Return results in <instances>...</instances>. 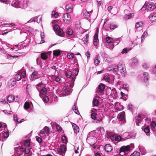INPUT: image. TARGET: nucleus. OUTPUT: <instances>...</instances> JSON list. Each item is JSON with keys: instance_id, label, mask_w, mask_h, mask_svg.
Returning a JSON list of instances; mask_svg holds the SVG:
<instances>
[{"instance_id": "1", "label": "nucleus", "mask_w": 156, "mask_h": 156, "mask_svg": "<svg viewBox=\"0 0 156 156\" xmlns=\"http://www.w3.org/2000/svg\"><path fill=\"white\" fill-rule=\"evenodd\" d=\"M79 72V69L78 68L75 69L73 70L71 81H69L65 84L64 90L61 92L62 96L68 95L72 92V88L74 86L76 76L78 75Z\"/></svg>"}, {"instance_id": "2", "label": "nucleus", "mask_w": 156, "mask_h": 156, "mask_svg": "<svg viewBox=\"0 0 156 156\" xmlns=\"http://www.w3.org/2000/svg\"><path fill=\"white\" fill-rule=\"evenodd\" d=\"M26 76V72L21 69L15 75L14 78L16 81H19L21 79L22 77L24 78Z\"/></svg>"}, {"instance_id": "3", "label": "nucleus", "mask_w": 156, "mask_h": 156, "mask_svg": "<svg viewBox=\"0 0 156 156\" xmlns=\"http://www.w3.org/2000/svg\"><path fill=\"white\" fill-rule=\"evenodd\" d=\"M130 146L133 147H134V144H131L130 145H128L126 146H122L119 150V153L120 154L123 153V154H120L121 155H123L125 154V152L129 151L130 150Z\"/></svg>"}, {"instance_id": "4", "label": "nucleus", "mask_w": 156, "mask_h": 156, "mask_svg": "<svg viewBox=\"0 0 156 156\" xmlns=\"http://www.w3.org/2000/svg\"><path fill=\"white\" fill-rule=\"evenodd\" d=\"M154 8H155L154 3L151 2H149L146 3L141 9V10L143 11L146 9L148 10H152Z\"/></svg>"}, {"instance_id": "5", "label": "nucleus", "mask_w": 156, "mask_h": 156, "mask_svg": "<svg viewBox=\"0 0 156 156\" xmlns=\"http://www.w3.org/2000/svg\"><path fill=\"white\" fill-rule=\"evenodd\" d=\"M105 88V84L100 83L97 89L96 92L97 95H101L104 94V90Z\"/></svg>"}, {"instance_id": "6", "label": "nucleus", "mask_w": 156, "mask_h": 156, "mask_svg": "<svg viewBox=\"0 0 156 156\" xmlns=\"http://www.w3.org/2000/svg\"><path fill=\"white\" fill-rule=\"evenodd\" d=\"M91 133H89L87 138V142L90 146H94L96 143V138L95 137L90 136Z\"/></svg>"}, {"instance_id": "7", "label": "nucleus", "mask_w": 156, "mask_h": 156, "mask_svg": "<svg viewBox=\"0 0 156 156\" xmlns=\"http://www.w3.org/2000/svg\"><path fill=\"white\" fill-rule=\"evenodd\" d=\"M66 149V147L65 145L62 144L59 148L57 149L56 152L58 154L63 156L65 155Z\"/></svg>"}, {"instance_id": "8", "label": "nucleus", "mask_w": 156, "mask_h": 156, "mask_svg": "<svg viewBox=\"0 0 156 156\" xmlns=\"http://www.w3.org/2000/svg\"><path fill=\"white\" fill-rule=\"evenodd\" d=\"M28 5L27 0H19L18 8L25 9Z\"/></svg>"}, {"instance_id": "9", "label": "nucleus", "mask_w": 156, "mask_h": 156, "mask_svg": "<svg viewBox=\"0 0 156 156\" xmlns=\"http://www.w3.org/2000/svg\"><path fill=\"white\" fill-rule=\"evenodd\" d=\"M62 18L63 21L66 23H68L71 20L70 15L67 13L63 14Z\"/></svg>"}, {"instance_id": "10", "label": "nucleus", "mask_w": 156, "mask_h": 156, "mask_svg": "<svg viewBox=\"0 0 156 156\" xmlns=\"http://www.w3.org/2000/svg\"><path fill=\"white\" fill-rule=\"evenodd\" d=\"M40 74H38V72L36 71H34L31 75L30 80L33 81L34 80L39 78Z\"/></svg>"}, {"instance_id": "11", "label": "nucleus", "mask_w": 156, "mask_h": 156, "mask_svg": "<svg viewBox=\"0 0 156 156\" xmlns=\"http://www.w3.org/2000/svg\"><path fill=\"white\" fill-rule=\"evenodd\" d=\"M98 32L97 30L94 34V37L93 44L94 45L96 46L98 45Z\"/></svg>"}, {"instance_id": "12", "label": "nucleus", "mask_w": 156, "mask_h": 156, "mask_svg": "<svg viewBox=\"0 0 156 156\" xmlns=\"http://www.w3.org/2000/svg\"><path fill=\"white\" fill-rule=\"evenodd\" d=\"M52 78L54 81L58 83H60L62 82L61 77L59 76H56L54 74L52 76Z\"/></svg>"}, {"instance_id": "13", "label": "nucleus", "mask_w": 156, "mask_h": 156, "mask_svg": "<svg viewBox=\"0 0 156 156\" xmlns=\"http://www.w3.org/2000/svg\"><path fill=\"white\" fill-rule=\"evenodd\" d=\"M105 151L108 153L111 152L113 151V147L110 144H106L104 147Z\"/></svg>"}, {"instance_id": "14", "label": "nucleus", "mask_w": 156, "mask_h": 156, "mask_svg": "<svg viewBox=\"0 0 156 156\" xmlns=\"http://www.w3.org/2000/svg\"><path fill=\"white\" fill-rule=\"evenodd\" d=\"M143 25V23L142 22L140 21L136 23L135 26L136 30H135V31H137L142 30V27Z\"/></svg>"}, {"instance_id": "15", "label": "nucleus", "mask_w": 156, "mask_h": 156, "mask_svg": "<svg viewBox=\"0 0 156 156\" xmlns=\"http://www.w3.org/2000/svg\"><path fill=\"white\" fill-rule=\"evenodd\" d=\"M12 6L16 8H18L19 0H9Z\"/></svg>"}, {"instance_id": "16", "label": "nucleus", "mask_w": 156, "mask_h": 156, "mask_svg": "<svg viewBox=\"0 0 156 156\" xmlns=\"http://www.w3.org/2000/svg\"><path fill=\"white\" fill-rule=\"evenodd\" d=\"M16 81L13 79H11L7 83V86L9 87H12L16 84Z\"/></svg>"}, {"instance_id": "17", "label": "nucleus", "mask_w": 156, "mask_h": 156, "mask_svg": "<svg viewBox=\"0 0 156 156\" xmlns=\"http://www.w3.org/2000/svg\"><path fill=\"white\" fill-rule=\"evenodd\" d=\"M39 95L41 98H42L41 95H45L47 92V90L46 88L44 87H43L39 91Z\"/></svg>"}, {"instance_id": "18", "label": "nucleus", "mask_w": 156, "mask_h": 156, "mask_svg": "<svg viewBox=\"0 0 156 156\" xmlns=\"http://www.w3.org/2000/svg\"><path fill=\"white\" fill-rule=\"evenodd\" d=\"M142 129L146 134L147 136L149 134L150 132V129L149 127L148 126H143L141 128Z\"/></svg>"}, {"instance_id": "19", "label": "nucleus", "mask_w": 156, "mask_h": 156, "mask_svg": "<svg viewBox=\"0 0 156 156\" xmlns=\"http://www.w3.org/2000/svg\"><path fill=\"white\" fill-rule=\"evenodd\" d=\"M149 19L152 22L156 21V13H152L149 16Z\"/></svg>"}, {"instance_id": "20", "label": "nucleus", "mask_w": 156, "mask_h": 156, "mask_svg": "<svg viewBox=\"0 0 156 156\" xmlns=\"http://www.w3.org/2000/svg\"><path fill=\"white\" fill-rule=\"evenodd\" d=\"M66 11L69 12L70 13L73 11V5L71 4H69L67 5L66 7Z\"/></svg>"}, {"instance_id": "21", "label": "nucleus", "mask_w": 156, "mask_h": 156, "mask_svg": "<svg viewBox=\"0 0 156 156\" xmlns=\"http://www.w3.org/2000/svg\"><path fill=\"white\" fill-rule=\"evenodd\" d=\"M3 132H2L0 133V140L1 141L2 140L1 139L2 137H3L5 138H7L9 136V133L8 132H4L3 133Z\"/></svg>"}, {"instance_id": "22", "label": "nucleus", "mask_w": 156, "mask_h": 156, "mask_svg": "<svg viewBox=\"0 0 156 156\" xmlns=\"http://www.w3.org/2000/svg\"><path fill=\"white\" fill-rule=\"evenodd\" d=\"M72 127L74 130V132L77 133L79 131V127L74 123L72 124Z\"/></svg>"}, {"instance_id": "23", "label": "nucleus", "mask_w": 156, "mask_h": 156, "mask_svg": "<svg viewBox=\"0 0 156 156\" xmlns=\"http://www.w3.org/2000/svg\"><path fill=\"white\" fill-rule=\"evenodd\" d=\"M100 62V59H99V57L98 55H97L95 56L94 59V63L96 66H98Z\"/></svg>"}, {"instance_id": "24", "label": "nucleus", "mask_w": 156, "mask_h": 156, "mask_svg": "<svg viewBox=\"0 0 156 156\" xmlns=\"http://www.w3.org/2000/svg\"><path fill=\"white\" fill-rule=\"evenodd\" d=\"M66 76L68 78H70V80H69V81H71V78L72 77V73L69 70H67L66 73Z\"/></svg>"}, {"instance_id": "25", "label": "nucleus", "mask_w": 156, "mask_h": 156, "mask_svg": "<svg viewBox=\"0 0 156 156\" xmlns=\"http://www.w3.org/2000/svg\"><path fill=\"white\" fill-rule=\"evenodd\" d=\"M111 94L113 97L115 98L117 97V93L115 89H112L111 91Z\"/></svg>"}, {"instance_id": "26", "label": "nucleus", "mask_w": 156, "mask_h": 156, "mask_svg": "<svg viewBox=\"0 0 156 156\" xmlns=\"http://www.w3.org/2000/svg\"><path fill=\"white\" fill-rule=\"evenodd\" d=\"M121 68L119 69V71L121 74L123 76H124L126 72V70L125 67L122 66H120Z\"/></svg>"}, {"instance_id": "27", "label": "nucleus", "mask_w": 156, "mask_h": 156, "mask_svg": "<svg viewBox=\"0 0 156 156\" xmlns=\"http://www.w3.org/2000/svg\"><path fill=\"white\" fill-rule=\"evenodd\" d=\"M18 57H19L18 56H12L10 54L6 55L5 56V58L6 59H8L9 60L12 59L13 58H18Z\"/></svg>"}, {"instance_id": "28", "label": "nucleus", "mask_w": 156, "mask_h": 156, "mask_svg": "<svg viewBox=\"0 0 156 156\" xmlns=\"http://www.w3.org/2000/svg\"><path fill=\"white\" fill-rule=\"evenodd\" d=\"M148 35V33L147 30H146L143 33L141 37V41L143 42L145 38Z\"/></svg>"}, {"instance_id": "29", "label": "nucleus", "mask_w": 156, "mask_h": 156, "mask_svg": "<svg viewBox=\"0 0 156 156\" xmlns=\"http://www.w3.org/2000/svg\"><path fill=\"white\" fill-rule=\"evenodd\" d=\"M7 101L9 102H12L15 99V97L13 95H10L7 97Z\"/></svg>"}, {"instance_id": "30", "label": "nucleus", "mask_w": 156, "mask_h": 156, "mask_svg": "<svg viewBox=\"0 0 156 156\" xmlns=\"http://www.w3.org/2000/svg\"><path fill=\"white\" fill-rule=\"evenodd\" d=\"M113 68L112 71L114 72H117L119 70V69L121 67L120 66H118L117 65H113Z\"/></svg>"}, {"instance_id": "31", "label": "nucleus", "mask_w": 156, "mask_h": 156, "mask_svg": "<svg viewBox=\"0 0 156 156\" xmlns=\"http://www.w3.org/2000/svg\"><path fill=\"white\" fill-rule=\"evenodd\" d=\"M31 87V85L28 84L27 85L26 87V93L27 94H29V92L30 91Z\"/></svg>"}, {"instance_id": "32", "label": "nucleus", "mask_w": 156, "mask_h": 156, "mask_svg": "<svg viewBox=\"0 0 156 156\" xmlns=\"http://www.w3.org/2000/svg\"><path fill=\"white\" fill-rule=\"evenodd\" d=\"M132 49L130 48H126L123 49L122 52L121 53L122 54L127 53L128 52L130 51Z\"/></svg>"}, {"instance_id": "33", "label": "nucleus", "mask_w": 156, "mask_h": 156, "mask_svg": "<svg viewBox=\"0 0 156 156\" xmlns=\"http://www.w3.org/2000/svg\"><path fill=\"white\" fill-rule=\"evenodd\" d=\"M41 58L43 60H46L48 58V55L46 53H43L41 54Z\"/></svg>"}, {"instance_id": "34", "label": "nucleus", "mask_w": 156, "mask_h": 156, "mask_svg": "<svg viewBox=\"0 0 156 156\" xmlns=\"http://www.w3.org/2000/svg\"><path fill=\"white\" fill-rule=\"evenodd\" d=\"M30 104L29 103L26 102L24 105V108L27 110V109L30 108Z\"/></svg>"}, {"instance_id": "35", "label": "nucleus", "mask_w": 156, "mask_h": 156, "mask_svg": "<svg viewBox=\"0 0 156 156\" xmlns=\"http://www.w3.org/2000/svg\"><path fill=\"white\" fill-rule=\"evenodd\" d=\"M143 75L145 76L144 79V82H147L148 80V73L147 72H144L143 73Z\"/></svg>"}, {"instance_id": "36", "label": "nucleus", "mask_w": 156, "mask_h": 156, "mask_svg": "<svg viewBox=\"0 0 156 156\" xmlns=\"http://www.w3.org/2000/svg\"><path fill=\"white\" fill-rule=\"evenodd\" d=\"M134 16V14L133 13H130L129 15H125L124 16V19L125 20L126 19H129L131 18H132L133 16Z\"/></svg>"}, {"instance_id": "37", "label": "nucleus", "mask_w": 156, "mask_h": 156, "mask_svg": "<svg viewBox=\"0 0 156 156\" xmlns=\"http://www.w3.org/2000/svg\"><path fill=\"white\" fill-rule=\"evenodd\" d=\"M98 117V115L95 112H93L91 114V118L94 120H95Z\"/></svg>"}, {"instance_id": "38", "label": "nucleus", "mask_w": 156, "mask_h": 156, "mask_svg": "<svg viewBox=\"0 0 156 156\" xmlns=\"http://www.w3.org/2000/svg\"><path fill=\"white\" fill-rule=\"evenodd\" d=\"M53 54L54 55L58 56L60 54V52L59 50H55L53 51Z\"/></svg>"}, {"instance_id": "39", "label": "nucleus", "mask_w": 156, "mask_h": 156, "mask_svg": "<svg viewBox=\"0 0 156 156\" xmlns=\"http://www.w3.org/2000/svg\"><path fill=\"white\" fill-rule=\"evenodd\" d=\"M113 41V39L109 36L107 37L106 38V41L107 43H111Z\"/></svg>"}, {"instance_id": "40", "label": "nucleus", "mask_w": 156, "mask_h": 156, "mask_svg": "<svg viewBox=\"0 0 156 156\" xmlns=\"http://www.w3.org/2000/svg\"><path fill=\"white\" fill-rule=\"evenodd\" d=\"M31 148L30 147H26L25 149V153L26 154H29L30 153Z\"/></svg>"}, {"instance_id": "41", "label": "nucleus", "mask_w": 156, "mask_h": 156, "mask_svg": "<svg viewBox=\"0 0 156 156\" xmlns=\"http://www.w3.org/2000/svg\"><path fill=\"white\" fill-rule=\"evenodd\" d=\"M141 115L140 114H138L137 115L135 119L137 121L140 122L141 121L142 118Z\"/></svg>"}, {"instance_id": "42", "label": "nucleus", "mask_w": 156, "mask_h": 156, "mask_svg": "<svg viewBox=\"0 0 156 156\" xmlns=\"http://www.w3.org/2000/svg\"><path fill=\"white\" fill-rule=\"evenodd\" d=\"M117 27V25L113 23H111L110 26V28L112 30H113Z\"/></svg>"}, {"instance_id": "43", "label": "nucleus", "mask_w": 156, "mask_h": 156, "mask_svg": "<svg viewBox=\"0 0 156 156\" xmlns=\"http://www.w3.org/2000/svg\"><path fill=\"white\" fill-rule=\"evenodd\" d=\"M118 116L119 119L120 121L122 120L123 119L124 117V114L123 113H120L119 114Z\"/></svg>"}, {"instance_id": "44", "label": "nucleus", "mask_w": 156, "mask_h": 156, "mask_svg": "<svg viewBox=\"0 0 156 156\" xmlns=\"http://www.w3.org/2000/svg\"><path fill=\"white\" fill-rule=\"evenodd\" d=\"M44 33L43 32H41V40L40 42L41 44L43 43H44Z\"/></svg>"}, {"instance_id": "45", "label": "nucleus", "mask_w": 156, "mask_h": 156, "mask_svg": "<svg viewBox=\"0 0 156 156\" xmlns=\"http://www.w3.org/2000/svg\"><path fill=\"white\" fill-rule=\"evenodd\" d=\"M83 16L85 18H89L90 17V12L86 11L84 13Z\"/></svg>"}, {"instance_id": "46", "label": "nucleus", "mask_w": 156, "mask_h": 156, "mask_svg": "<svg viewBox=\"0 0 156 156\" xmlns=\"http://www.w3.org/2000/svg\"><path fill=\"white\" fill-rule=\"evenodd\" d=\"M151 126L152 130L154 129L156 126V123L155 122L152 121L151 123Z\"/></svg>"}, {"instance_id": "47", "label": "nucleus", "mask_w": 156, "mask_h": 156, "mask_svg": "<svg viewBox=\"0 0 156 156\" xmlns=\"http://www.w3.org/2000/svg\"><path fill=\"white\" fill-rule=\"evenodd\" d=\"M92 103L93 105L95 106H97L99 104L98 101L96 99H94L93 100Z\"/></svg>"}, {"instance_id": "48", "label": "nucleus", "mask_w": 156, "mask_h": 156, "mask_svg": "<svg viewBox=\"0 0 156 156\" xmlns=\"http://www.w3.org/2000/svg\"><path fill=\"white\" fill-rule=\"evenodd\" d=\"M53 28L55 31H57L60 30V27L58 25L56 24L54 25Z\"/></svg>"}, {"instance_id": "49", "label": "nucleus", "mask_w": 156, "mask_h": 156, "mask_svg": "<svg viewBox=\"0 0 156 156\" xmlns=\"http://www.w3.org/2000/svg\"><path fill=\"white\" fill-rule=\"evenodd\" d=\"M100 55L101 56L104 58H108V55L106 53H105L104 52H101L100 53Z\"/></svg>"}, {"instance_id": "50", "label": "nucleus", "mask_w": 156, "mask_h": 156, "mask_svg": "<svg viewBox=\"0 0 156 156\" xmlns=\"http://www.w3.org/2000/svg\"><path fill=\"white\" fill-rule=\"evenodd\" d=\"M43 85V83H40L37 84L36 85V88L37 90L39 91Z\"/></svg>"}, {"instance_id": "51", "label": "nucleus", "mask_w": 156, "mask_h": 156, "mask_svg": "<svg viewBox=\"0 0 156 156\" xmlns=\"http://www.w3.org/2000/svg\"><path fill=\"white\" fill-rule=\"evenodd\" d=\"M38 17H33L31 18L29 20L27 23H31L33 21H35L37 20Z\"/></svg>"}, {"instance_id": "52", "label": "nucleus", "mask_w": 156, "mask_h": 156, "mask_svg": "<svg viewBox=\"0 0 156 156\" xmlns=\"http://www.w3.org/2000/svg\"><path fill=\"white\" fill-rule=\"evenodd\" d=\"M51 15L53 17H55V18L57 17L58 16V13L55 11H53L52 12Z\"/></svg>"}, {"instance_id": "53", "label": "nucleus", "mask_w": 156, "mask_h": 156, "mask_svg": "<svg viewBox=\"0 0 156 156\" xmlns=\"http://www.w3.org/2000/svg\"><path fill=\"white\" fill-rule=\"evenodd\" d=\"M140 153L137 151H134L133 153L131 154L130 156H140Z\"/></svg>"}, {"instance_id": "54", "label": "nucleus", "mask_w": 156, "mask_h": 156, "mask_svg": "<svg viewBox=\"0 0 156 156\" xmlns=\"http://www.w3.org/2000/svg\"><path fill=\"white\" fill-rule=\"evenodd\" d=\"M13 120L15 122H17L19 123H20L22 122V121H19L18 120V118L17 115H13Z\"/></svg>"}, {"instance_id": "55", "label": "nucleus", "mask_w": 156, "mask_h": 156, "mask_svg": "<svg viewBox=\"0 0 156 156\" xmlns=\"http://www.w3.org/2000/svg\"><path fill=\"white\" fill-rule=\"evenodd\" d=\"M131 60H132L133 63L134 64H136L138 62L137 59L135 57L133 58Z\"/></svg>"}, {"instance_id": "56", "label": "nucleus", "mask_w": 156, "mask_h": 156, "mask_svg": "<svg viewBox=\"0 0 156 156\" xmlns=\"http://www.w3.org/2000/svg\"><path fill=\"white\" fill-rule=\"evenodd\" d=\"M73 30L71 29H68L66 32V33L67 34L71 35L73 34Z\"/></svg>"}, {"instance_id": "57", "label": "nucleus", "mask_w": 156, "mask_h": 156, "mask_svg": "<svg viewBox=\"0 0 156 156\" xmlns=\"http://www.w3.org/2000/svg\"><path fill=\"white\" fill-rule=\"evenodd\" d=\"M103 80L108 82H109L110 81V78L109 77L107 76H104L103 77Z\"/></svg>"}, {"instance_id": "58", "label": "nucleus", "mask_w": 156, "mask_h": 156, "mask_svg": "<svg viewBox=\"0 0 156 156\" xmlns=\"http://www.w3.org/2000/svg\"><path fill=\"white\" fill-rule=\"evenodd\" d=\"M89 37V35L87 34L86 35L85 37L83 39V41L85 43H87L88 41V38Z\"/></svg>"}, {"instance_id": "59", "label": "nucleus", "mask_w": 156, "mask_h": 156, "mask_svg": "<svg viewBox=\"0 0 156 156\" xmlns=\"http://www.w3.org/2000/svg\"><path fill=\"white\" fill-rule=\"evenodd\" d=\"M43 100L46 103H47L49 100L48 96L45 95L43 98Z\"/></svg>"}, {"instance_id": "60", "label": "nucleus", "mask_w": 156, "mask_h": 156, "mask_svg": "<svg viewBox=\"0 0 156 156\" xmlns=\"http://www.w3.org/2000/svg\"><path fill=\"white\" fill-rule=\"evenodd\" d=\"M43 129L47 134L49 133L50 130L48 127L45 126Z\"/></svg>"}, {"instance_id": "61", "label": "nucleus", "mask_w": 156, "mask_h": 156, "mask_svg": "<svg viewBox=\"0 0 156 156\" xmlns=\"http://www.w3.org/2000/svg\"><path fill=\"white\" fill-rule=\"evenodd\" d=\"M115 141H120L122 139V137L120 136L116 135L115 136Z\"/></svg>"}, {"instance_id": "62", "label": "nucleus", "mask_w": 156, "mask_h": 156, "mask_svg": "<svg viewBox=\"0 0 156 156\" xmlns=\"http://www.w3.org/2000/svg\"><path fill=\"white\" fill-rule=\"evenodd\" d=\"M74 55L73 53H69L67 55V58H68L70 59L73 57Z\"/></svg>"}, {"instance_id": "63", "label": "nucleus", "mask_w": 156, "mask_h": 156, "mask_svg": "<svg viewBox=\"0 0 156 156\" xmlns=\"http://www.w3.org/2000/svg\"><path fill=\"white\" fill-rule=\"evenodd\" d=\"M24 145L26 146V147H30V143L29 140H26L25 141L24 143Z\"/></svg>"}, {"instance_id": "64", "label": "nucleus", "mask_w": 156, "mask_h": 156, "mask_svg": "<svg viewBox=\"0 0 156 156\" xmlns=\"http://www.w3.org/2000/svg\"><path fill=\"white\" fill-rule=\"evenodd\" d=\"M114 66L113 65H111L107 68V70L109 71H112Z\"/></svg>"}]
</instances>
